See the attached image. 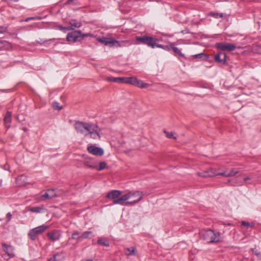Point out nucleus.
<instances>
[{"mask_svg":"<svg viewBox=\"0 0 261 261\" xmlns=\"http://www.w3.org/2000/svg\"><path fill=\"white\" fill-rule=\"evenodd\" d=\"M143 196V194L142 192L130 191L117 199L113 200V203L122 205L135 204L142 199Z\"/></svg>","mask_w":261,"mask_h":261,"instance_id":"1","label":"nucleus"},{"mask_svg":"<svg viewBox=\"0 0 261 261\" xmlns=\"http://www.w3.org/2000/svg\"><path fill=\"white\" fill-rule=\"evenodd\" d=\"M200 239L206 241L208 243H218L222 241V234L210 229L202 230L199 232Z\"/></svg>","mask_w":261,"mask_h":261,"instance_id":"2","label":"nucleus"},{"mask_svg":"<svg viewBox=\"0 0 261 261\" xmlns=\"http://www.w3.org/2000/svg\"><path fill=\"white\" fill-rule=\"evenodd\" d=\"M97 40L99 42L105 45H109L111 47L114 46L116 47H122L128 46L130 44L129 40L119 41L116 40L115 38L111 37H98L97 38Z\"/></svg>","mask_w":261,"mask_h":261,"instance_id":"3","label":"nucleus"},{"mask_svg":"<svg viewBox=\"0 0 261 261\" xmlns=\"http://www.w3.org/2000/svg\"><path fill=\"white\" fill-rule=\"evenodd\" d=\"M135 39L136 44L142 43L152 48H154L156 45L155 42H159V39L157 38L148 36H136Z\"/></svg>","mask_w":261,"mask_h":261,"instance_id":"4","label":"nucleus"},{"mask_svg":"<svg viewBox=\"0 0 261 261\" xmlns=\"http://www.w3.org/2000/svg\"><path fill=\"white\" fill-rule=\"evenodd\" d=\"M48 228V226L44 225L36 227L29 231L28 236L32 240H35L39 235L42 234Z\"/></svg>","mask_w":261,"mask_h":261,"instance_id":"5","label":"nucleus"},{"mask_svg":"<svg viewBox=\"0 0 261 261\" xmlns=\"http://www.w3.org/2000/svg\"><path fill=\"white\" fill-rule=\"evenodd\" d=\"M124 83L131 84L141 88H147L149 86L148 84L144 83L136 77H125Z\"/></svg>","mask_w":261,"mask_h":261,"instance_id":"6","label":"nucleus"},{"mask_svg":"<svg viewBox=\"0 0 261 261\" xmlns=\"http://www.w3.org/2000/svg\"><path fill=\"white\" fill-rule=\"evenodd\" d=\"M81 31H75L69 33L67 36V40L69 42H75L76 41H80L83 39V37L81 36Z\"/></svg>","mask_w":261,"mask_h":261,"instance_id":"7","label":"nucleus"},{"mask_svg":"<svg viewBox=\"0 0 261 261\" xmlns=\"http://www.w3.org/2000/svg\"><path fill=\"white\" fill-rule=\"evenodd\" d=\"M216 46L218 49L222 51H232L236 48V46L234 44L229 43L224 44L222 43H218L216 44Z\"/></svg>","mask_w":261,"mask_h":261,"instance_id":"8","label":"nucleus"},{"mask_svg":"<svg viewBox=\"0 0 261 261\" xmlns=\"http://www.w3.org/2000/svg\"><path fill=\"white\" fill-rule=\"evenodd\" d=\"M197 174L201 177H208L219 175V172H217L216 170H213V169H210L208 170L198 172H197Z\"/></svg>","mask_w":261,"mask_h":261,"instance_id":"9","label":"nucleus"},{"mask_svg":"<svg viewBox=\"0 0 261 261\" xmlns=\"http://www.w3.org/2000/svg\"><path fill=\"white\" fill-rule=\"evenodd\" d=\"M88 123L76 121L74 124V127L77 132L81 133L85 135L86 132Z\"/></svg>","mask_w":261,"mask_h":261,"instance_id":"10","label":"nucleus"},{"mask_svg":"<svg viewBox=\"0 0 261 261\" xmlns=\"http://www.w3.org/2000/svg\"><path fill=\"white\" fill-rule=\"evenodd\" d=\"M87 150L90 153L95 155L101 156L103 154V150L102 148L93 145L88 146Z\"/></svg>","mask_w":261,"mask_h":261,"instance_id":"11","label":"nucleus"},{"mask_svg":"<svg viewBox=\"0 0 261 261\" xmlns=\"http://www.w3.org/2000/svg\"><path fill=\"white\" fill-rule=\"evenodd\" d=\"M226 55L223 52H220L215 55V61L219 63L225 64L226 61Z\"/></svg>","mask_w":261,"mask_h":261,"instance_id":"12","label":"nucleus"},{"mask_svg":"<svg viewBox=\"0 0 261 261\" xmlns=\"http://www.w3.org/2000/svg\"><path fill=\"white\" fill-rule=\"evenodd\" d=\"M98 130H100V129L97 125L88 123V126H87L86 132L85 134V136H87L88 135H91L92 133H95Z\"/></svg>","mask_w":261,"mask_h":261,"instance_id":"13","label":"nucleus"},{"mask_svg":"<svg viewBox=\"0 0 261 261\" xmlns=\"http://www.w3.org/2000/svg\"><path fill=\"white\" fill-rule=\"evenodd\" d=\"M239 173V171L237 169L233 168L230 170L225 171L222 172H219V175H222L225 177H230L236 175Z\"/></svg>","mask_w":261,"mask_h":261,"instance_id":"14","label":"nucleus"},{"mask_svg":"<svg viewBox=\"0 0 261 261\" xmlns=\"http://www.w3.org/2000/svg\"><path fill=\"white\" fill-rule=\"evenodd\" d=\"M47 236L51 241H58L60 239L61 236L60 232L58 230L48 232L47 233Z\"/></svg>","mask_w":261,"mask_h":261,"instance_id":"15","label":"nucleus"},{"mask_svg":"<svg viewBox=\"0 0 261 261\" xmlns=\"http://www.w3.org/2000/svg\"><path fill=\"white\" fill-rule=\"evenodd\" d=\"M3 249L6 254H8L9 257H12L14 256V248L12 246L6 245L5 244H2Z\"/></svg>","mask_w":261,"mask_h":261,"instance_id":"16","label":"nucleus"},{"mask_svg":"<svg viewBox=\"0 0 261 261\" xmlns=\"http://www.w3.org/2000/svg\"><path fill=\"white\" fill-rule=\"evenodd\" d=\"M121 194V192L119 190H113L109 192L107 195V197L109 198H112L114 200L117 199L116 198L119 197V196Z\"/></svg>","mask_w":261,"mask_h":261,"instance_id":"17","label":"nucleus"},{"mask_svg":"<svg viewBox=\"0 0 261 261\" xmlns=\"http://www.w3.org/2000/svg\"><path fill=\"white\" fill-rule=\"evenodd\" d=\"M124 77H114L112 76H109L106 77V80L109 82H113L115 83H124Z\"/></svg>","mask_w":261,"mask_h":261,"instance_id":"18","label":"nucleus"},{"mask_svg":"<svg viewBox=\"0 0 261 261\" xmlns=\"http://www.w3.org/2000/svg\"><path fill=\"white\" fill-rule=\"evenodd\" d=\"M232 182L231 185L233 186H242L244 185V181L239 180L238 176L232 180H228V182Z\"/></svg>","mask_w":261,"mask_h":261,"instance_id":"19","label":"nucleus"},{"mask_svg":"<svg viewBox=\"0 0 261 261\" xmlns=\"http://www.w3.org/2000/svg\"><path fill=\"white\" fill-rule=\"evenodd\" d=\"M69 23L72 28H79L82 26V23L80 21H77L75 19H71L69 21Z\"/></svg>","mask_w":261,"mask_h":261,"instance_id":"20","label":"nucleus"},{"mask_svg":"<svg viewBox=\"0 0 261 261\" xmlns=\"http://www.w3.org/2000/svg\"><path fill=\"white\" fill-rule=\"evenodd\" d=\"M158 42H155L156 45H155V47H156L159 48H161L166 50H170L171 49H172V45H163L162 44H158Z\"/></svg>","mask_w":261,"mask_h":261,"instance_id":"21","label":"nucleus"},{"mask_svg":"<svg viewBox=\"0 0 261 261\" xmlns=\"http://www.w3.org/2000/svg\"><path fill=\"white\" fill-rule=\"evenodd\" d=\"M81 233L80 232L77 231H75L73 232V233L71 235V239L73 240H76L77 241H81V237H80Z\"/></svg>","mask_w":261,"mask_h":261,"instance_id":"22","label":"nucleus"},{"mask_svg":"<svg viewBox=\"0 0 261 261\" xmlns=\"http://www.w3.org/2000/svg\"><path fill=\"white\" fill-rule=\"evenodd\" d=\"M11 116V113L9 111H7L4 118V121L5 123H9L11 122L12 120Z\"/></svg>","mask_w":261,"mask_h":261,"instance_id":"23","label":"nucleus"},{"mask_svg":"<svg viewBox=\"0 0 261 261\" xmlns=\"http://www.w3.org/2000/svg\"><path fill=\"white\" fill-rule=\"evenodd\" d=\"M125 254L126 255H130L132 254H135V248L134 247H131L126 249Z\"/></svg>","mask_w":261,"mask_h":261,"instance_id":"24","label":"nucleus"},{"mask_svg":"<svg viewBox=\"0 0 261 261\" xmlns=\"http://www.w3.org/2000/svg\"><path fill=\"white\" fill-rule=\"evenodd\" d=\"M43 208L41 207H32L29 208V211L37 213H40L43 212Z\"/></svg>","mask_w":261,"mask_h":261,"instance_id":"25","label":"nucleus"},{"mask_svg":"<svg viewBox=\"0 0 261 261\" xmlns=\"http://www.w3.org/2000/svg\"><path fill=\"white\" fill-rule=\"evenodd\" d=\"M254 178V175L252 174H250L249 175L245 177L244 178L243 181L244 182V184H251V182L250 181L252 179Z\"/></svg>","mask_w":261,"mask_h":261,"instance_id":"26","label":"nucleus"},{"mask_svg":"<svg viewBox=\"0 0 261 261\" xmlns=\"http://www.w3.org/2000/svg\"><path fill=\"white\" fill-rule=\"evenodd\" d=\"M92 234V232L90 231H85L81 233L80 237L82 239H88L90 238V236Z\"/></svg>","mask_w":261,"mask_h":261,"instance_id":"27","label":"nucleus"},{"mask_svg":"<svg viewBox=\"0 0 261 261\" xmlns=\"http://www.w3.org/2000/svg\"><path fill=\"white\" fill-rule=\"evenodd\" d=\"M97 243L98 244L104 246H106V247L109 246V243L108 241L106 239H98L97 240Z\"/></svg>","mask_w":261,"mask_h":261,"instance_id":"28","label":"nucleus"},{"mask_svg":"<svg viewBox=\"0 0 261 261\" xmlns=\"http://www.w3.org/2000/svg\"><path fill=\"white\" fill-rule=\"evenodd\" d=\"M172 50L173 51L175 55H178L179 56L181 57L184 56V54L181 53V51L179 50V49L177 47L172 46Z\"/></svg>","mask_w":261,"mask_h":261,"instance_id":"29","label":"nucleus"},{"mask_svg":"<svg viewBox=\"0 0 261 261\" xmlns=\"http://www.w3.org/2000/svg\"><path fill=\"white\" fill-rule=\"evenodd\" d=\"M100 130H98L95 132V133H92L90 135V137L94 139H97L100 138Z\"/></svg>","mask_w":261,"mask_h":261,"instance_id":"30","label":"nucleus"},{"mask_svg":"<svg viewBox=\"0 0 261 261\" xmlns=\"http://www.w3.org/2000/svg\"><path fill=\"white\" fill-rule=\"evenodd\" d=\"M52 106L55 110H61L62 109V106H61L60 103L57 101L54 102L52 104Z\"/></svg>","mask_w":261,"mask_h":261,"instance_id":"31","label":"nucleus"},{"mask_svg":"<svg viewBox=\"0 0 261 261\" xmlns=\"http://www.w3.org/2000/svg\"><path fill=\"white\" fill-rule=\"evenodd\" d=\"M84 164L86 167H88L91 168H95L96 167V165H95L94 164H93V163H91L90 161H85L84 162Z\"/></svg>","mask_w":261,"mask_h":261,"instance_id":"32","label":"nucleus"},{"mask_svg":"<svg viewBox=\"0 0 261 261\" xmlns=\"http://www.w3.org/2000/svg\"><path fill=\"white\" fill-rule=\"evenodd\" d=\"M241 225L246 226L247 227H253L254 226V224L253 223H249L247 222H245L244 221H242L241 222Z\"/></svg>","mask_w":261,"mask_h":261,"instance_id":"33","label":"nucleus"},{"mask_svg":"<svg viewBox=\"0 0 261 261\" xmlns=\"http://www.w3.org/2000/svg\"><path fill=\"white\" fill-rule=\"evenodd\" d=\"M60 256L61 255L60 254H56L52 257L49 258L48 261H61L58 258V257H60Z\"/></svg>","mask_w":261,"mask_h":261,"instance_id":"34","label":"nucleus"},{"mask_svg":"<svg viewBox=\"0 0 261 261\" xmlns=\"http://www.w3.org/2000/svg\"><path fill=\"white\" fill-rule=\"evenodd\" d=\"M106 163L105 162H100V164H99V167L97 168V170L98 171H101L102 170H103V169H105L106 167Z\"/></svg>","mask_w":261,"mask_h":261,"instance_id":"35","label":"nucleus"},{"mask_svg":"<svg viewBox=\"0 0 261 261\" xmlns=\"http://www.w3.org/2000/svg\"><path fill=\"white\" fill-rule=\"evenodd\" d=\"M210 15L215 18L223 17V14L222 13H211Z\"/></svg>","mask_w":261,"mask_h":261,"instance_id":"36","label":"nucleus"},{"mask_svg":"<svg viewBox=\"0 0 261 261\" xmlns=\"http://www.w3.org/2000/svg\"><path fill=\"white\" fill-rule=\"evenodd\" d=\"M48 193H49V197H50V198H52L56 196V194L54 192V190L53 189H49L47 190Z\"/></svg>","mask_w":261,"mask_h":261,"instance_id":"37","label":"nucleus"},{"mask_svg":"<svg viewBox=\"0 0 261 261\" xmlns=\"http://www.w3.org/2000/svg\"><path fill=\"white\" fill-rule=\"evenodd\" d=\"M166 134V137L169 138H173L174 139H176V137L174 136L172 132H164Z\"/></svg>","mask_w":261,"mask_h":261,"instance_id":"38","label":"nucleus"},{"mask_svg":"<svg viewBox=\"0 0 261 261\" xmlns=\"http://www.w3.org/2000/svg\"><path fill=\"white\" fill-rule=\"evenodd\" d=\"M40 198L41 200H43L44 199H51L50 197H49V193L47 191L45 194L41 195Z\"/></svg>","mask_w":261,"mask_h":261,"instance_id":"39","label":"nucleus"},{"mask_svg":"<svg viewBox=\"0 0 261 261\" xmlns=\"http://www.w3.org/2000/svg\"><path fill=\"white\" fill-rule=\"evenodd\" d=\"M26 178V177L23 175L19 176L16 179L17 182L19 184V182L21 180H24ZM20 185L21 186L22 184H20Z\"/></svg>","mask_w":261,"mask_h":261,"instance_id":"40","label":"nucleus"},{"mask_svg":"<svg viewBox=\"0 0 261 261\" xmlns=\"http://www.w3.org/2000/svg\"><path fill=\"white\" fill-rule=\"evenodd\" d=\"M252 252L253 254H254L257 256H260L261 253L257 251L255 248H252L251 249Z\"/></svg>","mask_w":261,"mask_h":261,"instance_id":"41","label":"nucleus"},{"mask_svg":"<svg viewBox=\"0 0 261 261\" xmlns=\"http://www.w3.org/2000/svg\"><path fill=\"white\" fill-rule=\"evenodd\" d=\"M12 217V215L10 213H7L6 215V222L8 223L10 221Z\"/></svg>","mask_w":261,"mask_h":261,"instance_id":"42","label":"nucleus"},{"mask_svg":"<svg viewBox=\"0 0 261 261\" xmlns=\"http://www.w3.org/2000/svg\"><path fill=\"white\" fill-rule=\"evenodd\" d=\"M55 29L64 32V27H63L60 25H58L55 27Z\"/></svg>","mask_w":261,"mask_h":261,"instance_id":"43","label":"nucleus"},{"mask_svg":"<svg viewBox=\"0 0 261 261\" xmlns=\"http://www.w3.org/2000/svg\"><path fill=\"white\" fill-rule=\"evenodd\" d=\"M204 56V54H203V53L198 54H197V55H195L193 56V57L194 58H202Z\"/></svg>","mask_w":261,"mask_h":261,"instance_id":"44","label":"nucleus"},{"mask_svg":"<svg viewBox=\"0 0 261 261\" xmlns=\"http://www.w3.org/2000/svg\"><path fill=\"white\" fill-rule=\"evenodd\" d=\"M73 30H74V28H72L71 25L70 26L64 27V32H65V31H69Z\"/></svg>","mask_w":261,"mask_h":261,"instance_id":"45","label":"nucleus"},{"mask_svg":"<svg viewBox=\"0 0 261 261\" xmlns=\"http://www.w3.org/2000/svg\"><path fill=\"white\" fill-rule=\"evenodd\" d=\"M80 36H81V37H83V38H84L85 37L90 36L91 34L90 33H87V34H81V35H80Z\"/></svg>","mask_w":261,"mask_h":261,"instance_id":"46","label":"nucleus"},{"mask_svg":"<svg viewBox=\"0 0 261 261\" xmlns=\"http://www.w3.org/2000/svg\"><path fill=\"white\" fill-rule=\"evenodd\" d=\"M8 255V254H4L3 255V258L5 259H6V260H8L9 258H10L11 257H9Z\"/></svg>","mask_w":261,"mask_h":261,"instance_id":"47","label":"nucleus"},{"mask_svg":"<svg viewBox=\"0 0 261 261\" xmlns=\"http://www.w3.org/2000/svg\"><path fill=\"white\" fill-rule=\"evenodd\" d=\"M34 19V17H29V18H27V19H25V21H29V20H30Z\"/></svg>","mask_w":261,"mask_h":261,"instance_id":"48","label":"nucleus"},{"mask_svg":"<svg viewBox=\"0 0 261 261\" xmlns=\"http://www.w3.org/2000/svg\"><path fill=\"white\" fill-rule=\"evenodd\" d=\"M83 261H93V260L91 259H87L84 260Z\"/></svg>","mask_w":261,"mask_h":261,"instance_id":"49","label":"nucleus"},{"mask_svg":"<svg viewBox=\"0 0 261 261\" xmlns=\"http://www.w3.org/2000/svg\"><path fill=\"white\" fill-rule=\"evenodd\" d=\"M72 0H68L67 2V4H70Z\"/></svg>","mask_w":261,"mask_h":261,"instance_id":"50","label":"nucleus"},{"mask_svg":"<svg viewBox=\"0 0 261 261\" xmlns=\"http://www.w3.org/2000/svg\"><path fill=\"white\" fill-rule=\"evenodd\" d=\"M54 40H55V39L53 38V39H50L49 41H54Z\"/></svg>","mask_w":261,"mask_h":261,"instance_id":"51","label":"nucleus"},{"mask_svg":"<svg viewBox=\"0 0 261 261\" xmlns=\"http://www.w3.org/2000/svg\"><path fill=\"white\" fill-rule=\"evenodd\" d=\"M2 43H3V42H1V41H0V45H1V44H2ZM2 47V46H1V45H0V47Z\"/></svg>","mask_w":261,"mask_h":261,"instance_id":"52","label":"nucleus"}]
</instances>
